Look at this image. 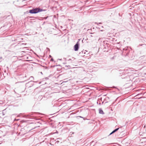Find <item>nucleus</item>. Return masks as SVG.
<instances>
[{"label":"nucleus","mask_w":146,"mask_h":146,"mask_svg":"<svg viewBox=\"0 0 146 146\" xmlns=\"http://www.w3.org/2000/svg\"><path fill=\"white\" fill-rule=\"evenodd\" d=\"M46 10L41 9L39 8H36L29 10V13L31 14H35L42 11H45Z\"/></svg>","instance_id":"1"},{"label":"nucleus","mask_w":146,"mask_h":146,"mask_svg":"<svg viewBox=\"0 0 146 146\" xmlns=\"http://www.w3.org/2000/svg\"><path fill=\"white\" fill-rule=\"evenodd\" d=\"M36 82L33 81L32 80L29 82L28 83L26 84V85L27 86H29V87H30L34 85V82Z\"/></svg>","instance_id":"2"},{"label":"nucleus","mask_w":146,"mask_h":146,"mask_svg":"<svg viewBox=\"0 0 146 146\" xmlns=\"http://www.w3.org/2000/svg\"><path fill=\"white\" fill-rule=\"evenodd\" d=\"M79 42H77L76 44L74 46V50L75 51L78 50L79 48Z\"/></svg>","instance_id":"3"},{"label":"nucleus","mask_w":146,"mask_h":146,"mask_svg":"<svg viewBox=\"0 0 146 146\" xmlns=\"http://www.w3.org/2000/svg\"><path fill=\"white\" fill-rule=\"evenodd\" d=\"M99 113L102 114H103L104 113L103 111L101 109L99 110Z\"/></svg>","instance_id":"4"},{"label":"nucleus","mask_w":146,"mask_h":146,"mask_svg":"<svg viewBox=\"0 0 146 146\" xmlns=\"http://www.w3.org/2000/svg\"><path fill=\"white\" fill-rule=\"evenodd\" d=\"M119 129V128H117V129H116L115 130H114L113 131H114V132H115L117 131Z\"/></svg>","instance_id":"5"},{"label":"nucleus","mask_w":146,"mask_h":146,"mask_svg":"<svg viewBox=\"0 0 146 146\" xmlns=\"http://www.w3.org/2000/svg\"><path fill=\"white\" fill-rule=\"evenodd\" d=\"M4 103V102L3 101H0V104H2Z\"/></svg>","instance_id":"6"},{"label":"nucleus","mask_w":146,"mask_h":146,"mask_svg":"<svg viewBox=\"0 0 146 146\" xmlns=\"http://www.w3.org/2000/svg\"><path fill=\"white\" fill-rule=\"evenodd\" d=\"M29 79H30L31 80H34V77L33 76H31L30 77Z\"/></svg>","instance_id":"7"},{"label":"nucleus","mask_w":146,"mask_h":146,"mask_svg":"<svg viewBox=\"0 0 146 146\" xmlns=\"http://www.w3.org/2000/svg\"><path fill=\"white\" fill-rule=\"evenodd\" d=\"M53 60H53V58H51V60H50V61H53Z\"/></svg>","instance_id":"8"},{"label":"nucleus","mask_w":146,"mask_h":146,"mask_svg":"<svg viewBox=\"0 0 146 146\" xmlns=\"http://www.w3.org/2000/svg\"><path fill=\"white\" fill-rule=\"evenodd\" d=\"M115 132L113 130L112 132H111V133H114Z\"/></svg>","instance_id":"9"},{"label":"nucleus","mask_w":146,"mask_h":146,"mask_svg":"<svg viewBox=\"0 0 146 146\" xmlns=\"http://www.w3.org/2000/svg\"><path fill=\"white\" fill-rule=\"evenodd\" d=\"M78 117H79L81 118H83V117H82L80 116H78Z\"/></svg>","instance_id":"10"},{"label":"nucleus","mask_w":146,"mask_h":146,"mask_svg":"<svg viewBox=\"0 0 146 146\" xmlns=\"http://www.w3.org/2000/svg\"><path fill=\"white\" fill-rule=\"evenodd\" d=\"M71 60H71V59H69L68 60V61H71Z\"/></svg>","instance_id":"11"},{"label":"nucleus","mask_w":146,"mask_h":146,"mask_svg":"<svg viewBox=\"0 0 146 146\" xmlns=\"http://www.w3.org/2000/svg\"><path fill=\"white\" fill-rule=\"evenodd\" d=\"M49 57H51V56L50 55H49Z\"/></svg>","instance_id":"12"},{"label":"nucleus","mask_w":146,"mask_h":146,"mask_svg":"<svg viewBox=\"0 0 146 146\" xmlns=\"http://www.w3.org/2000/svg\"><path fill=\"white\" fill-rule=\"evenodd\" d=\"M112 134L113 133H111H111H110V135H111V134Z\"/></svg>","instance_id":"13"},{"label":"nucleus","mask_w":146,"mask_h":146,"mask_svg":"<svg viewBox=\"0 0 146 146\" xmlns=\"http://www.w3.org/2000/svg\"><path fill=\"white\" fill-rule=\"evenodd\" d=\"M99 23V24H101V23Z\"/></svg>","instance_id":"14"},{"label":"nucleus","mask_w":146,"mask_h":146,"mask_svg":"<svg viewBox=\"0 0 146 146\" xmlns=\"http://www.w3.org/2000/svg\"><path fill=\"white\" fill-rule=\"evenodd\" d=\"M112 58H114V57H113Z\"/></svg>","instance_id":"15"}]
</instances>
